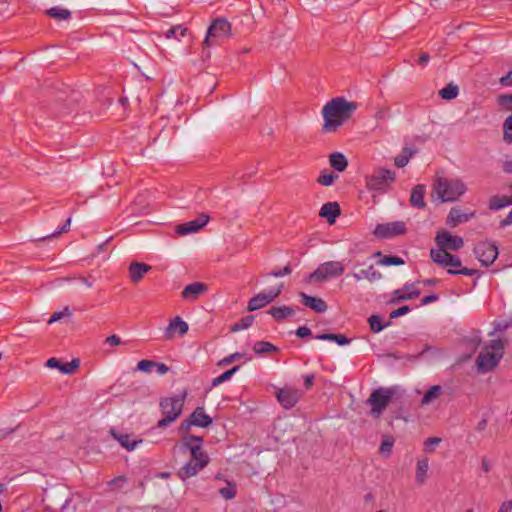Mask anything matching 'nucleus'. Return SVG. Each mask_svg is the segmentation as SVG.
Instances as JSON below:
<instances>
[{"label":"nucleus","instance_id":"nucleus-1","mask_svg":"<svg viewBox=\"0 0 512 512\" xmlns=\"http://www.w3.org/2000/svg\"><path fill=\"white\" fill-rule=\"evenodd\" d=\"M357 107L356 102H349L344 97L333 98L323 107L324 124L322 130L324 132H335L352 116Z\"/></svg>","mask_w":512,"mask_h":512},{"label":"nucleus","instance_id":"nucleus-2","mask_svg":"<svg viewBox=\"0 0 512 512\" xmlns=\"http://www.w3.org/2000/svg\"><path fill=\"white\" fill-rule=\"evenodd\" d=\"M506 341L502 339L490 340L483 347L476 358L479 372L486 373L493 370L503 358Z\"/></svg>","mask_w":512,"mask_h":512},{"label":"nucleus","instance_id":"nucleus-3","mask_svg":"<svg viewBox=\"0 0 512 512\" xmlns=\"http://www.w3.org/2000/svg\"><path fill=\"white\" fill-rule=\"evenodd\" d=\"M186 396L187 392L184 391L182 394L160 399L159 407L163 418L158 421V428H165L179 418L183 411Z\"/></svg>","mask_w":512,"mask_h":512},{"label":"nucleus","instance_id":"nucleus-4","mask_svg":"<svg viewBox=\"0 0 512 512\" xmlns=\"http://www.w3.org/2000/svg\"><path fill=\"white\" fill-rule=\"evenodd\" d=\"M430 258L433 262L437 263L442 267H451L447 270L450 275H465V276H480L481 272L477 269H470L467 267H461V260L458 256L453 255L447 251H436L431 249Z\"/></svg>","mask_w":512,"mask_h":512},{"label":"nucleus","instance_id":"nucleus-5","mask_svg":"<svg viewBox=\"0 0 512 512\" xmlns=\"http://www.w3.org/2000/svg\"><path fill=\"white\" fill-rule=\"evenodd\" d=\"M433 190L438 195L440 202H454L466 192L467 187L458 178L439 177L433 185Z\"/></svg>","mask_w":512,"mask_h":512},{"label":"nucleus","instance_id":"nucleus-6","mask_svg":"<svg viewBox=\"0 0 512 512\" xmlns=\"http://www.w3.org/2000/svg\"><path fill=\"white\" fill-rule=\"evenodd\" d=\"M397 393V386L379 387L374 389L366 400V404L371 406V416L379 418Z\"/></svg>","mask_w":512,"mask_h":512},{"label":"nucleus","instance_id":"nucleus-7","mask_svg":"<svg viewBox=\"0 0 512 512\" xmlns=\"http://www.w3.org/2000/svg\"><path fill=\"white\" fill-rule=\"evenodd\" d=\"M395 180V171L378 167L373 170L372 174L365 176V185L369 191L383 194L388 191Z\"/></svg>","mask_w":512,"mask_h":512},{"label":"nucleus","instance_id":"nucleus-8","mask_svg":"<svg viewBox=\"0 0 512 512\" xmlns=\"http://www.w3.org/2000/svg\"><path fill=\"white\" fill-rule=\"evenodd\" d=\"M344 272V266L339 261H328L320 264L312 273L305 277L306 282H324L337 278Z\"/></svg>","mask_w":512,"mask_h":512},{"label":"nucleus","instance_id":"nucleus-9","mask_svg":"<svg viewBox=\"0 0 512 512\" xmlns=\"http://www.w3.org/2000/svg\"><path fill=\"white\" fill-rule=\"evenodd\" d=\"M203 438L201 436H196L192 434H186L182 437V443L180 449L182 452L189 451L191 454L192 461L196 463H200L201 461L205 462V466L208 465L210 459L207 453L202 449Z\"/></svg>","mask_w":512,"mask_h":512},{"label":"nucleus","instance_id":"nucleus-10","mask_svg":"<svg viewBox=\"0 0 512 512\" xmlns=\"http://www.w3.org/2000/svg\"><path fill=\"white\" fill-rule=\"evenodd\" d=\"M231 33V24L225 18L215 19L208 27L203 44L211 47L218 44L219 40L228 37Z\"/></svg>","mask_w":512,"mask_h":512},{"label":"nucleus","instance_id":"nucleus-11","mask_svg":"<svg viewBox=\"0 0 512 512\" xmlns=\"http://www.w3.org/2000/svg\"><path fill=\"white\" fill-rule=\"evenodd\" d=\"M476 258L483 266H490L498 257V247L490 241H481L473 249Z\"/></svg>","mask_w":512,"mask_h":512},{"label":"nucleus","instance_id":"nucleus-12","mask_svg":"<svg viewBox=\"0 0 512 512\" xmlns=\"http://www.w3.org/2000/svg\"><path fill=\"white\" fill-rule=\"evenodd\" d=\"M283 288L284 285L281 283L268 291L258 293L249 300L247 306L248 311H256L273 302L282 293Z\"/></svg>","mask_w":512,"mask_h":512},{"label":"nucleus","instance_id":"nucleus-13","mask_svg":"<svg viewBox=\"0 0 512 512\" xmlns=\"http://www.w3.org/2000/svg\"><path fill=\"white\" fill-rule=\"evenodd\" d=\"M302 396L303 392L301 390L291 386H284L275 390L277 401L286 410L293 408Z\"/></svg>","mask_w":512,"mask_h":512},{"label":"nucleus","instance_id":"nucleus-14","mask_svg":"<svg viewBox=\"0 0 512 512\" xmlns=\"http://www.w3.org/2000/svg\"><path fill=\"white\" fill-rule=\"evenodd\" d=\"M435 242L439 249L436 251H458L460 250L463 245L464 241L463 238L457 235H452L450 232L446 230H441L437 232L435 237Z\"/></svg>","mask_w":512,"mask_h":512},{"label":"nucleus","instance_id":"nucleus-15","mask_svg":"<svg viewBox=\"0 0 512 512\" xmlns=\"http://www.w3.org/2000/svg\"><path fill=\"white\" fill-rule=\"evenodd\" d=\"M407 231L406 223L403 221H394L384 224H378L373 234L380 239H389L395 236L403 235Z\"/></svg>","mask_w":512,"mask_h":512},{"label":"nucleus","instance_id":"nucleus-16","mask_svg":"<svg viewBox=\"0 0 512 512\" xmlns=\"http://www.w3.org/2000/svg\"><path fill=\"white\" fill-rule=\"evenodd\" d=\"M497 103L507 111H512V93L500 94L497 97ZM503 140L510 144L512 143V114L509 115L503 122Z\"/></svg>","mask_w":512,"mask_h":512},{"label":"nucleus","instance_id":"nucleus-17","mask_svg":"<svg viewBox=\"0 0 512 512\" xmlns=\"http://www.w3.org/2000/svg\"><path fill=\"white\" fill-rule=\"evenodd\" d=\"M210 220L209 215L202 213L197 219L176 226L175 232L179 236H185L198 232Z\"/></svg>","mask_w":512,"mask_h":512},{"label":"nucleus","instance_id":"nucleus-18","mask_svg":"<svg viewBox=\"0 0 512 512\" xmlns=\"http://www.w3.org/2000/svg\"><path fill=\"white\" fill-rule=\"evenodd\" d=\"M188 324L179 316L170 321L164 330V338L171 340L175 337L176 333L179 336H184L188 332Z\"/></svg>","mask_w":512,"mask_h":512},{"label":"nucleus","instance_id":"nucleus-19","mask_svg":"<svg viewBox=\"0 0 512 512\" xmlns=\"http://www.w3.org/2000/svg\"><path fill=\"white\" fill-rule=\"evenodd\" d=\"M299 297L304 306L311 308L316 313H323L328 308L327 303L322 298L313 297L304 292H300Z\"/></svg>","mask_w":512,"mask_h":512},{"label":"nucleus","instance_id":"nucleus-20","mask_svg":"<svg viewBox=\"0 0 512 512\" xmlns=\"http://www.w3.org/2000/svg\"><path fill=\"white\" fill-rule=\"evenodd\" d=\"M475 217V212L463 213L458 207H452L447 218L446 224L451 227H457L462 222H467Z\"/></svg>","mask_w":512,"mask_h":512},{"label":"nucleus","instance_id":"nucleus-21","mask_svg":"<svg viewBox=\"0 0 512 512\" xmlns=\"http://www.w3.org/2000/svg\"><path fill=\"white\" fill-rule=\"evenodd\" d=\"M207 291V285L201 282H194L187 285L182 293L181 297L189 302H193L199 298L201 294Z\"/></svg>","mask_w":512,"mask_h":512},{"label":"nucleus","instance_id":"nucleus-22","mask_svg":"<svg viewBox=\"0 0 512 512\" xmlns=\"http://www.w3.org/2000/svg\"><path fill=\"white\" fill-rule=\"evenodd\" d=\"M205 467L204 461L196 463L195 461L190 460L179 469L177 475L181 480H186L187 478L195 476Z\"/></svg>","mask_w":512,"mask_h":512},{"label":"nucleus","instance_id":"nucleus-23","mask_svg":"<svg viewBox=\"0 0 512 512\" xmlns=\"http://www.w3.org/2000/svg\"><path fill=\"white\" fill-rule=\"evenodd\" d=\"M341 214L340 206L337 202H327L322 205L319 215L326 218L329 224H333L336 218Z\"/></svg>","mask_w":512,"mask_h":512},{"label":"nucleus","instance_id":"nucleus-24","mask_svg":"<svg viewBox=\"0 0 512 512\" xmlns=\"http://www.w3.org/2000/svg\"><path fill=\"white\" fill-rule=\"evenodd\" d=\"M152 267L142 262H132L129 265V277L133 283H138Z\"/></svg>","mask_w":512,"mask_h":512},{"label":"nucleus","instance_id":"nucleus-25","mask_svg":"<svg viewBox=\"0 0 512 512\" xmlns=\"http://www.w3.org/2000/svg\"><path fill=\"white\" fill-rule=\"evenodd\" d=\"M425 193L426 186L424 184L415 185L410 195L411 206L418 209H424L426 207V202L424 201Z\"/></svg>","mask_w":512,"mask_h":512},{"label":"nucleus","instance_id":"nucleus-26","mask_svg":"<svg viewBox=\"0 0 512 512\" xmlns=\"http://www.w3.org/2000/svg\"><path fill=\"white\" fill-rule=\"evenodd\" d=\"M110 434L128 451L134 450L137 444L142 442V439H131V435L119 433L115 429H111Z\"/></svg>","mask_w":512,"mask_h":512},{"label":"nucleus","instance_id":"nucleus-27","mask_svg":"<svg viewBox=\"0 0 512 512\" xmlns=\"http://www.w3.org/2000/svg\"><path fill=\"white\" fill-rule=\"evenodd\" d=\"M356 281L367 279L369 282H375L382 279V273L370 265L367 269H361L358 272L352 274Z\"/></svg>","mask_w":512,"mask_h":512},{"label":"nucleus","instance_id":"nucleus-28","mask_svg":"<svg viewBox=\"0 0 512 512\" xmlns=\"http://www.w3.org/2000/svg\"><path fill=\"white\" fill-rule=\"evenodd\" d=\"M192 423L197 427L207 428L212 424V418L207 415L203 407H197L191 414Z\"/></svg>","mask_w":512,"mask_h":512},{"label":"nucleus","instance_id":"nucleus-29","mask_svg":"<svg viewBox=\"0 0 512 512\" xmlns=\"http://www.w3.org/2000/svg\"><path fill=\"white\" fill-rule=\"evenodd\" d=\"M268 313L277 321H282L286 318L292 317L295 309L292 306H274L271 307Z\"/></svg>","mask_w":512,"mask_h":512},{"label":"nucleus","instance_id":"nucleus-30","mask_svg":"<svg viewBox=\"0 0 512 512\" xmlns=\"http://www.w3.org/2000/svg\"><path fill=\"white\" fill-rule=\"evenodd\" d=\"M420 290L415 287L410 288V291L406 294H402L400 289H396L392 292L393 298L388 301V304H396L402 301L412 300L420 295Z\"/></svg>","mask_w":512,"mask_h":512},{"label":"nucleus","instance_id":"nucleus-31","mask_svg":"<svg viewBox=\"0 0 512 512\" xmlns=\"http://www.w3.org/2000/svg\"><path fill=\"white\" fill-rule=\"evenodd\" d=\"M329 163L331 167L338 172H343L348 166L347 158L340 152L330 154Z\"/></svg>","mask_w":512,"mask_h":512},{"label":"nucleus","instance_id":"nucleus-32","mask_svg":"<svg viewBox=\"0 0 512 512\" xmlns=\"http://www.w3.org/2000/svg\"><path fill=\"white\" fill-rule=\"evenodd\" d=\"M368 323H369L370 329H371V331L373 333H379L384 328H386V327L391 325L390 321H387V322L384 323L382 317L380 315H378V314L371 315L368 318Z\"/></svg>","mask_w":512,"mask_h":512},{"label":"nucleus","instance_id":"nucleus-33","mask_svg":"<svg viewBox=\"0 0 512 512\" xmlns=\"http://www.w3.org/2000/svg\"><path fill=\"white\" fill-rule=\"evenodd\" d=\"M428 469L429 464L427 459L419 460L417 462L415 480L419 485L424 484L426 481Z\"/></svg>","mask_w":512,"mask_h":512},{"label":"nucleus","instance_id":"nucleus-34","mask_svg":"<svg viewBox=\"0 0 512 512\" xmlns=\"http://www.w3.org/2000/svg\"><path fill=\"white\" fill-rule=\"evenodd\" d=\"M46 14L56 20H68L71 18V11L60 6H55L46 11Z\"/></svg>","mask_w":512,"mask_h":512},{"label":"nucleus","instance_id":"nucleus-35","mask_svg":"<svg viewBox=\"0 0 512 512\" xmlns=\"http://www.w3.org/2000/svg\"><path fill=\"white\" fill-rule=\"evenodd\" d=\"M442 394V387L439 385L431 386L424 396L422 397L421 404L427 405L431 403L433 400L437 399Z\"/></svg>","mask_w":512,"mask_h":512},{"label":"nucleus","instance_id":"nucleus-36","mask_svg":"<svg viewBox=\"0 0 512 512\" xmlns=\"http://www.w3.org/2000/svg\"><path fill=\"white\" fill-rule=\"evenodd\" d=\"M459 94V88L453 83H449L439 91V95L444 100H453Z\"/></svg>","mask_w":512,"mask_h":512},{"label":"nucleus","instance_id":"nucleus-37","mask_svg":"<svg viewBox=\"0 0 512 512\" xmlns=\"http://www.w3.org/2000/svg\"><path fill=\"white\" fill-rule=\"evenodd\" d=\"M414 151L408 147L403 148L402 153L395 157L394 163L398 168L405 167L410 158L413 156Z\"/></svg>","mask_w":512,"mask_h":512},{"label":"nucleus","instance_id":"nucleus-38","mask_svg":"<svg viewBox=\"0 0 512 512\" xmlns=\"http://www.w3.org/2000/svg\"><path fill=\"white\" fill-rule=\"evenodd\" d=\"M240 369V366L239 365H236L234 367H232L231 369L223 372L221 375H219L218 377L214 378L212 380V384L211 386L212 387H216L228 380H230L232 378V376Z\"/></svg>","mask_w":512,"mask_h":512},{"label":"nucleus","instance_id":"nucleus-39","mask_svg":"<svg viewBox=\"0 0 512 512\" xmlns=\"http://www.w3.org/2000/svg\"><path fill=\"white\" fill-rule=\"evenodd\" d=\"M253 322H254V316L253 315L244 316L239 321L234 323L231 326L230 330L232 332H238V331L247 329V328H249L253 324Z\"/></svg>","mask_w":512,"mask_h":512},{"label":"nucleus","instance_id":"nucleus-40","mask_svg":"<svg viewBox=\"0 0 512 512\" xmlns=\"http://www.w3.org/2000/svg\"><path fill=\"white\" fill-rule=\"evenodd\" d=\"M253 350L256 354L276 352L278 348L268 341H258L254 344Z\"/></svg>","mask_w":512,"mask_h":512},{"label":"nucleus","instance_id":"nucleus-41","mask_svg":"<svg viewBox=\"0 0 512 512\" xmlns=\"http://www.w3.org/2000/svg\"><path fill=\"white\" fill-rule=\"evenodd\" d=\"M405 262L401 257L398 256H383L378 261V265L382 266H400L403 265Z\"/></svg>","mask_w":512,"mask_h":512},{"label":"nucleus","instance_id":"nucleus-42","mask_svg":"<svg viewBox=\"0 0 512 512\" xmlns=\"http://www.w3.org/2000/svg\"><path fill=\"white\" fill-rule=\"evenodd\" d=\"M506 206H508L506 196H493L490 198L489 208L491 210H500Z\"/></svg>","mask_w":512,"mask_h":512},{"label":"nucleus","instance_id":"nucleus-43","mask_svg":"<svg viewBox=\"0 0 512 512\" xmlns=\"http://www.w3.org/2000/svg\"><path fill=\"white\" fill-rule=\"evenodd\" d=\"M338 178L337 174L332 172L323 171L317 178V182L323 186H330L334 183V181Z\"/></svg>","mask_w":512,"mask_h":512},{"label":"nucleus","instance_id":"nucleus-44","mask_svg":"<svg viewBox=\"0 0 512 512\" xmlns=\"http://www.w3.org/2000/svg\"><path fill=\"white\" fill-rule=\"evenodd\" d=\"M219 494L226 500H231L236 496V486L231 482H227V486L219 489Z\"/></svg>","mask_w":512,"mask_h":512},{"label":"nucleus","instance_id":"nucleus-45","mask_svg":"<svg viewBox=\"0 0 512 512\" xmlns=\"http://www.w3.org/2000/svg\"><path fill=\"white\" fill-rule=\"evenodd\" d=\"M70 224H71V218L69 217V218L65 221V223L63 224V226H61V227L59 228V230L54 231L53 233L48 234V235H46V236H43V237H41V238H38V239H36V241H44V240H46V239H50V238L57 237L58 235H60V234H62V233H64V232H67V231L69 230Z\"/></svg>","mask_w":512,"mask_h":512},{"label":"nucleus","instance_id":"nucleus-46","mask_svg":"<svg viewBox=\"0 0 512 512\" xmlns=\"http://www.w3.org/2000/svg\"><path fill=\"white\" fill-rule=\"evenodd\" d=\"M186 32H187V28L182 27L181 25H177V26H173V27L169 28L164 33V35L167 39H171V38H177V34H180L181 36H185Z\"/></svg>","mask_w":512,"mask_h":512},{"label":"nucleus","instance_id":"nucleus-47","mask_svg":"<svg viewBox=\"0 0 512 512\" xmlns=\"http://www.w3.org/2000/svg\"><path fill=\"white\" fill-rule=\"evenodd\" d=\"M79 364V359H73L70 362L62 363L60 371L64 374H72L79 367Z\"/></svg>","mask_w":512,"mask_h":512},{"label":"nucleus","instance_id":"nucleus-48","mask_svg":"<svg viewBox=\"0 0 512 512\" xmlns=\"http://www.w3.org/2000/svg\"><path fill=\"white\" fill-rule=\"evenodd\" d=\"M393 444H394L393 438L389 437V436H385L383 438L380 448H379L380 452L385 455H390L391 451H392Z\"/></svg>","mask_w":512,"mask_h":512},{"label":"nucleus","instance_id":"nucleus-49","mask_svg":"<svg viewBox=\"0 0 512 512\" xmlns=\"http://www.w3.org/2000/svg\"><path fill=\"white\" fill-rule=\"evenodd\" d=\"M156 365V362L153 360L143 359L140 360L135 368L136 371H141L145 373L151 372V369Z\"/></svg>","mask_w":512,"mask_h":512},{"label":"nucleus","instance_id":"nucleus-50","mask_svg":"<svg viewBox=\"0 0 512 512\" xmlns=\"http://www.w3.org/2000/svg\"><path fill=\"white\" fill-rule=\"evenodd\" d=\"M244 356L243 353L235 352L233 354H230L226 357H224L222 360L218 362V366H227L230 365L232 362L241 359Z\"/></svg>","mask_w":512,"mask_h":512},{"label":"nucleus","instance_id":"nucleus-51","mask_svg":"<svg viewBox=\"0 0 512 512\" xmlns=\"http://www.w3.org/2000/svg\"><path fill=\"white\" fill-rule=\"evenodd\" d=\"M291 272H292V267L290 264H287L283 269L272 270L267 275L272 276V277H283V276L291 274Z\"/></svg>","mask_w":512,"mask_h":512},{"label":"nucleus","instance_id":"nucleus-52","mask_svg":"<svg viewBox=\"0 0 512 512\" xmlns=\"http://www.w3.org/2000/svg\"><path fill=\"white\" fill-rule=\"evenodd\" d=\"M70 315H71V312H70L69 308L65 307L62 311H57V312L53 313V315L49 319L48 323L51 324L53 322L60 320L64 316H70Z\"/></svg>","mask_w":512,"mask_h":512},{"label":"nucleus","instance_id":"nucleus-53","mask_svg":"<svg viewBox=\"0 0 512 512\" xmlns=\"http://www.w3.org/2000/svg\"><path fill=\"white\" fill-rule=\"evenodd\" d=\"M410 307L407 306V305H404V306H401L399 307L398 309L396 310H393L391 313H390V319H396L398 317H401V316H404L406 315L407 313L410 312Z\"/></svg>","mask_w":512,"mask_h":512},{"label":"nucleus","instance_id":"nucleus-54","mask_svg":"<svg viewBox=\"0 0 512 512\" xmlns=\"http://www.w3.org/2000/svg\"><path fill=\"white\" fill-rule=\"evenodd\" d=\"M442 441L439 437H431L425 441V450L429 453L434 451V446L438 445Z\"/></svg>","mask_w":512,"mask_h":512},{"label":"nucleus","instance_id":"nucleus-55","mask_svg":"<svg viewBox=\"0 0 512 512\" xmlns=\"http://www.w3.org/2000/svg\"><path fill=\"white\" fill-rule=\"evenodd\" d=\"M192 426H195V424L192 423V418L190 415L189 418H187L181 422V424L179 426V432L186 434Z\"/></svg>","mask_w":512,"mask_h":512},{"label":"nucleus","instance_id":"nucleus-56","mask_svg":"<svg viewBox=\"0 0 512 512\" xmlns=\"http://www.w3.org/2000/svg\"><path fill=\"white\" fill-rule=\"evenodd\" d=\"M510 325H511V323H509V322H505V323L495 322L494 330L492 332H490L489 335H493L496 332H504L505 330H507L509 328Z\"/></svg>","mask_w":512,"mask_h":512},{"label":"nucleus","instance_id":"nucleus-57","mask_svg":"<svg viewBox=\"0 0 512 512\" xmlns=\"http://www.w3.org/2000/svg\"><path fill=\"white\" fill-rule=\"evenodd\" d=\"M295 334L297 337L299 338H305V337H308L311 335V330L310 328H308L307 326H300L299 328H297V330L295 331Z\"/></svg>","mask_w":512,"mask_h":512},{"label":"nucleus","instance_id":"nucleus-58","mask_svg":"<svg viewBox=\"0 0 512 512\" xmlns=\"http://www.w3.org/2000/svg\"><path fill=\"white\" fill-rule=\"evenodd\" d=\"M105 344H109L111 346H117V345H120L122 344V340L119 336L113 334V335H110L108 336L105 341H104Z\"/></svg>","mask_w":512,"mask_h":512},{"label":"nucleus","instance_id":"nucleus-59","mask_svg":"<svg viewBox=\"0 0 512 512\" xmlns=\"http://www.w3.org/2000/svg\"><path fill=\"white\" fill-rule=\"evenodd\" d=\"M350 339H348L343 334H335L334 342H336L340 346H344L350 343Z\"/></svg>","mask_w":512,"mask_h":512},{"label":"nucleus","instance_id":"nucleus-60","mask_svg":"<svg viewBox=\"0 0 512 512\" xmlns=\"http://www.w3.org/2000/svg\"><path fill=\"white\" fill-rule=\"evenodd\" d=\"M303 379H304L305 388L307 390H309L314 384L315 375L314 374H306L303 376Z\"/></svg>","mask_w":512,"mask_h":512},{"label":"nucleus","instance_id":"nucleus-61","mask_svg":"<svg viewBox=\"0 0 512 512\" xmlns=\"http://www.w3.org/2000/svg\"><path fill=\"white\" fill-rule=\"evenodd\" d=\"M439 299L438 294H430L421 299V305H428Z\"/></svg>","mask_w":512,"mask_h":512},{"label":"nucleus","instance_id":"nucleus-62","mask_svg":"<svg viewBox=\"0 0 512 512\" xmlns=\"http://www.w3.org/2000/svg\"><path fill=\"white\" fill-rule=\"evenodd\" d=\"M500 84L502 86H512V70L500 78Z\"/></svg>","mask_w":512,"mask_h":512},{"label":"nucleus","instance_id":"nucleus-63","mask_svg":"<svg viewBox=\"0 0 512 512\" xmlns=\"http://www.w3.org/2000/svg\"><path fill=\"white\" fill-rule=\"evenodd\" d=\"M61 362L57 359V358H50L47 360L46 362V366L49 367V368H56L58 370H60L61 368Z\"/></svg>","mask_w":512,"mask_h":512},{"label":"nucleus","instance_id":"nucleus-64","mask_svg":"<svg viewBox=\"0 0 512 512\" xmlns=\"http://www.w3.org/2000/svg\"><path fill=\"white\" fill-rule=\"evenodd\" d=\"M498 512H512V500L504 501L500 505Z\"/></svg>","mask_w":512,"mask_h":512}]
</instances>
